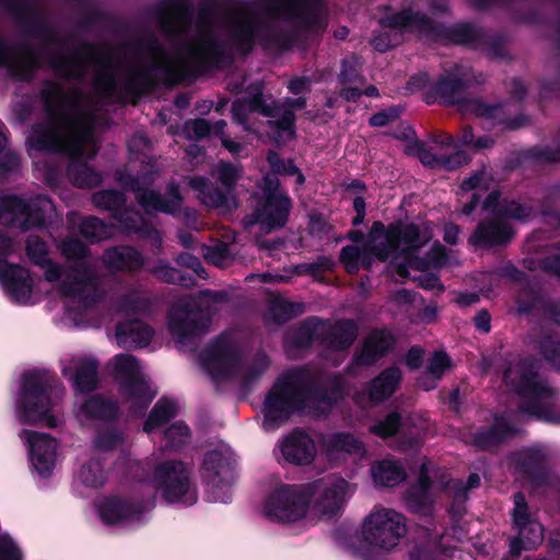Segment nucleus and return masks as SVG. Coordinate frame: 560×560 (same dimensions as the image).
<instances>
[{
	"instance_id": "nucleus-57",
	"label": "nucleus",
	"mask_w": 560,
	"mask_h": 560,
	"mask_svg": "<svg viewBox=\"0 0 560 560\" xmlns=\"http://www.w3.org/2000/svg\"><path fill=\"white\" fill-rule=\"evenodd\" d=\"M62 254L68 259H80L85 255V246L78 238H67L60 245Z\"/></svg>"
},
{
	"instance_id": "nucleus-1",
	"label": "nucleus",
	"mask_w": 560,
	"mask_h": 560,
	"mask_svg": "<svg viewBox=\"0 0 560 560\" xmlns=\"http://www.w3.org/2000/svg\"><path fill=\"white\" fill-rule=\"evenodd\" d=\"M3 9L25 25L28 36L37 38L48 51H54L49 62L56 74L67 82H47L42 91L49 122L32 128L27 137V151L36 170H40V155L59 151L71 158L68 175L81 188H90L101 183V175L88 161L97 152L94 133L95 105L77 86L68 82L70 78L90 81L95 91L109 95L115 89V77L109 58L92 46L78 50L65 49L56 42L55 34L43 21L35 4L28 0H0Z\"/></svg>"
},
{
	"instance_id": "nucleus-17",
	"label": "nucleus",
	"mask_w": 560,
	"mask_h": 560,
	"mask_svg": "<svg viewBox=\"0 0 560 560\" xmlns=\"http://www.w3.org/2000/svg\"><path fill=\"white\" fill-rule=\"evenodd\" d=\"M55 213L52 202L43 196L25 200L15 195L0 196V223L28 230L40 226Z\"/></svg>"
},
{
	"instance_id": "nucleus-7",
	"label": "nucleus",
	"mask_w": 560,
	"mask_h": 560,
	"mask_svg": "<svg viewBox=\"0 0 560 560\" xmlns=\"http://www.w3.org/2000/svg\"><path fill=\"white\" fill-rule=\"evenodd\" d=\"M503 378L521 398V410L550 423H560V400L538 374L533 362L514 358L509 361Z\"/></svg>"
},
{
	"instance_id": "nucleus-16",
	"label": "nucleus",
	"mask_w": 560,
	"mask_h": 560,
	"mask_svg": "<svg viewBox=\"0 0 560 560\" xmlns=\"http://www.w3.org/2000/svg\"><path fill=\"white\" fill-rule=\"evenodd\" d=\"M259 188L254 214L246 218L245 224H258L264 233H270L285 224L291 201L279 188V180L275 176H265Z\"/></svg>"
},
{
	"instance_id": "nucleus-13",
	"label": "nucleus",
	"mask_w": 560,
	"mask_h": 560,
	"mask_svg": "<svg viewBox=\"0 0 560 560\" xmlns=\"http://www.w3.org/2000/svg\"><path fill=\"white\" fill-rule=\"evenodd\" d=\"M107 368L119 385V393L127 408L133 415L144 410L156 392L151 388L140 362L131 354L121 353L112 358Z\"/></svg>"
},
{
	"instance_id": "nucleus-59",
	"label": "nucleus",
	"mask_w": 560,
	"mask_h": 560,
	"mask_svg": "<svg viewBox=\"0 0 560 560\" xmlns=\"http://www.w3.org/2000/svg\"><path fill=\"white\" fill-rule=\"evenodd\" d=\"M145 302L141 299L140 294L136 291L131 292L121 302L120 308L124 312H139L144 308Z\"/></svg>"
},
{
	"instance_id": "nucleus-60",
	"label": "nucleus",
	"mask_w": 560,
	"mask_h": 560,
	"mask_svg": "<svg viewBox=\"0 0 560 560\" xmlns=\"http://www.w3.org/2000/svg\"><path fill=\"white\" fill-rule=\"evenodd\" d=\"M312 83L313 80L310 77H298L289 82L288 89L295 95L305 94L311 91Z\"/></svg>"
},
{
	"instance_id": "nucleus-25",
	"label": "nucleus",
	"mask_w": 560,
	"mask_h": 560,
	"mask_svg": "<svg viewBox=\"0 0 560 560\" xmlns=\"http://www.w3.org/2000/svg\"><path fill=\"white\" fill-rule=\"evenodd\" d=\"M0 281L9 296L20 304H34L42 298L40 280L35 283L28 271L0 260Z\"/></svg>"
},
{
	"instance_id": "nucleus-52",
	"label": "nucleus",
	"mask_w": 560,
	"mask_h": 560,
	"mask_svg": "<svg viewBox=\"0 0 560 560\" xmlns=\"http://www.w3.org/2000/svg\"><path fill=\"white\" fill-rule=\"evenodd\" d=\"M122 444V436L114 430L100 432L94 441V448L105 453L119 447Z\"/></svg>"
},
{
	"instance_id": "nucleus-58",
	"label": "nucleus",
	"mask_w": 560,
	"mask_h": 560,
	"mask_svg": "<svg viewBox=\"0 0 560 560\" xmlns=\"http://www.w3.org/2000/svg\"><path fill=\"white\" fill-rule=\"evenodd\" d=\"M541 351L546 359L558 370H560V340L549 338L542 343Z\"/></svg>"
},
{
	"instance_id": "nucleus-8",
	"label": "nucleus",
	"mask_w": 560,
	"mask_h": 560,
	"mask_svg": "<svg viewBox=\"0 0 560 560\" xmlns=\"http://www.w3.org/2000/svg\"><path fill=\"white\" fill-rule=\"evenodd\" d=\"M97 362L91 357H71L61 361V374L71 381L75 390L73 417L82 427H93L113 418L116 406L101 396L85 397L97 385Z\"/></svg>"
},
{
	"instance_id": "nucleus-56",
	"label": "nucleus",
	"mask_w": 560,
	"mask_h": 560,
	"mask_svg": "<svg viewBox=\"0 0 560 560\" xmlns=\"http://www.w3.org/2000/svg\"><path fill=\"white\" fill-rule=\"evenodd\" d=\"M213 175L225 186L230 187L238 177V171L231 164L219 163L213 171Z\"/></svg>"
},
{
	"instance_id": "nucleus-32",
	"label": "nucleus",
	"mask_w": 560,
	"mask_h": 560,
	"mask_svg": "<svg viewBox=\"0 0 560 560\" xmlns=\"http://www.w3.org/2000/svg\"><path fill=\"white\" fill-rule=\"evenodd\" d=\"M153 331L144 323L133 319L118 324L115 338L122 348H142L150 343Z\"/></svg>"
},
{
	"instance_id": "nucleus-33",
	"label": "nucleus",
	"mask_w": 560,
	"mask_h": 560,
	"mask_svg": "<svg viewBox=\"0 0 560 560\" xmlns=\"http://www.w3.org/2000/svg\"><path fill=\"white\" fill-rule=\"evenodd\" d=\"M107 480L103 465L97 459L83 463L74 476V489L84 497L89 491L102 488Z\"/></svg>"
},
{
	"instance_id": "nucleus-23",
	"label": "nucleus",
	"mask_w": 560,
	"mask_h": 560,
	"mask_svg": "<svg viewBox=\"0 0 560 560\" xmlns=\"http://www.w3.org/2000/svg\"><path fill=\"white\" fill-rule=\"evenodd\" d=\"M19 436L27 446L33 475L40 480L49 479L58 464V441L49 434L32 430H22Z\"/></svg>"
},
{
	"instance_id": "nucleus-41",
	"label": "nucleus",
	"mask_w": 560,
	"mask_h": 560,
	"mask_svg": "<svg viewBox=\"0 0 560 560\" xmlns=\"http://www.w3.org/2000/svg\"><path fill=\"white\" fill-rule=\"evenodd\" d=\"M450 368V358L445 353L435 352V354L431 359L427 372L419 378L418 385L424 390L435 388L439 380L442 377L444 372Z\"/></svg>"
},
{
	"instance_id": "nucleus-14",
	"label": "nucleus",
	"mask_w": 560,
	"mask_h": 560,
	"mask_svg": "<svg viewBox=\"0 0 560 560\" xmlns=\"http://www.w3.org/2000/svg\"><path fill=\"white\" fill-rule=\"evenodd\" d=\"M306 491L305 483H279L266 495L260 514L270 522L285 525L311 524Z\"/></svg>"
},
{
	"instance_id": "nucleus-43",
	"label": "nucleus",
	"mask_w": 560,
	"mask_h": 560,
	"mask_svg": "<svg viewBox=\"0 0 560 560\" xmlns=\"http://www.w3.org/2000/svg\"><path fill=\"white\" fill-rule=\"evenodd\" d=\"M467 81L457 75L445 77L439 81L435 91L445 103H459L463 100L464 88Z\"/></svg>"
},
{
	"instance_id": "nucleus-50",
	"label": "nucleus",
	"mask_w": 560,
	"mask_h": 560,
	"mask_svg": "<svg viewBox=\"0 0 560 560\" xmlns=\"http://www.w3.org/2000/svg\"><path fill=\"white\" fill-rule=\"evenodd\" d=\"M93 202L98 208L116 211L124 205L125 197L115 190H104L93 196Z\"/></svg>"
},
{
	"instance_id": "nucleus-28",
	"label": "nucleus",
	"mask_w": 560,
	"mask_h": 560,
	"mask_svg": "<svg viewBox=\"0 0 560 560\" xmlns=\"http://www.w3.org/2000/svg\"><path fill=\"white\" fill-rule=\"evenodd\" d=\"M401 373L397 368H390L375 377L369 388L354 394V402L361 408L376 406L390 397L397 389Z\"/></svg>"
},
{
	"instance_id": "nucleus-45",
	"label": "nucleus",
	"mask_w": 560,
	"mask_h": 560,
	"mask_svg": "<svg viewBox=\"0 0 560 560\" xmlns=\"http://www.w3.org/2000/svg\"><path fill=\"white\" fill-rule=\"evenodd\" d=\"M505 418H497L494 427L489 431H478L472 436V443L479 447H489L511 432Z\"/></svg>"
},
{
	"instance_id": "nucleus-24",
	"label": "nucleus",
	"mask_w": 560,
	"mask_h": 560,
	"mask_svg": "<svg viewBox=\"0 0 560 560\" xmlns=\"http://www.w3.org/2000/svg\"><path fill=\"white\" fill-rule=\"evenodd\" d=\"M512 517L514 526L518 530V536L510 542V550L513 556H518L522 550L534 549L542 542V526L528 514L527 503L522 493L514 495Z\"/></svg>"
},
{
	"instance_id": "nucleus-34",
	"label": "nucleus",
	"mask_w": 560,
	"mask_h": 560,
	"mask_svg": "<svg viewBox=\"0 0 560 560\" xmlns=\"http://www.w3.org/2000/svg\"><path fill=\"white\" fill-rule=\"evenodd\" d=\"M393 345V336L386 330H374L364 340L355 355V364L369 365L381 359Z\"/></svg>"
},
{
	"instance_id": "nucleus-18",
	"label": "nucleus",
	"mask_w": 560,
	"mask_h": 560,
	"mask_svg": "<svg viewBox=\"0 0 560 560\" xmlns=\"http://www.w3.org/2000/svg\"><path fill=\"white\" fill-rule=\"evenodd\" d=\"M154 506L152 497L136 494H110L95 503L98 518L106 525L136 526L144 521L145 514Z\"/></svg>"
},
{
	"instance_id": "nucleus-46",
	"label": "nucleus",
	"mask_w": 560,
	"mask_h": 560,
	"mask_svg": "<svg viewBox=\"0 0 560 560\" xmlns=\"http://www.w3.org/2000/svg\"><path fill=\"white\" fill-rule=\"evenodd\" d=\"M20 167V159L8 148L7 130L0 124V179Z\"/></svg>"
},
{
	"instance_id": "nucleus-31",
	"label": "nucleus",
	"mask_w": 560,
	"mask_h": 560,
	"mask_svg": "<svg viewBox=\"0 0 560 560\" xmlns=\"http://www.w3.org/2000/svg\"><path fill=\"white\" fill-rule=\"evenodd\" d=\"M320 444L329 460H338L340 453L358 456L360 459L366 455L364 443L351 433L337 432L324 435Z\"/></svg>"
},
{
	"instance_id": "nucleus-27",
	"label": "nucleus",
	"mask_w": 560,
	"mask_h": 560,
	"mask_svg": "<svg viewBox=\"0 0 560 560\" xmlns=\"http://www.w3.org/2000/svg\"><path fill=\"white\" fill-rule=\"evenodd\" d=\"M196 305L191 299L179 301L173 306L168 326L173 337L180 343H186L191 337L202 332L205 325L199 324L200 313L194 310Z\"/></svg>"
},
{
	"instance_id": "nucleus-21",
	"label": "nucleus",
	"mask_w": 560,
	"mask_h": 560,
	"mask_svg": "<svg viewBox=\"0 0 560 560\" xmlns=\"http://www.w3.org/2000/svg\"><path fill=\"white\" fill-rule=\"evenodd\" d=\"M155 486L162 498L171 504L190 506L197 502V489L190 471L180 462H165L155 470Z\"/></svg>"
},
{
	"instance_id": "nucleus-51",
	"label": "nucleus",
	"mask_w": 560,
	"mask_h": 560,
	"mask_svg": "<svg viewBox=\"0 0 560 560\" xmlns=\"http://www.w3.org/2000/svg\"><path fill=\"white\" fill-rule=\"evenodd\" d=\"M0 560H23L21 547L8 533H0Z\"/></svg>"
},
{
	"instance_id": "nucleus-15",
	"label": "nucleus",
	"mask_w": 560,
	"mask_h": 560,
	"mask_svg": "<svg viewBox=\"0 0 560 560\" xmlns=\"http://www.w3.org/2000/svg\"><path fill=\"white\" fill-rule=\"evenodd\" d=\"M310 504V522L339 515L354 493V487L339 476H326L305 483Z\"/></svg>"
},
{
	"instance_id": "nucleus-10",
	"label": "nucleus",
	"mask_w": 560,
	"mask_h": 560,
	"mask_svg": "<svg viewBox=\"0 0 560 560\" xmlns=\"http://www.w3.org/2000/svg\"><path fill=\"white\" fill-rule=\"evenodd\" d=\"M200 364L214 383L236 382L246 387L267 370L269 362L265 355L252 363L243 361L232 337L223 335L201 353Z\"/></svg>"
},
{
	"instance_id": "nucleus-61",
	"label": "nucleus",
	"mask_w": 560,
	"mask_h": 560,
	"mask_svg": "<svg viewBox=\"0 0 560 560\" xmlns=\"http://www.w3.org/2000/svg\"><path fill=\"white\" fill-rule=\"evenodd\" d=\"M177 262L190 268L199 277L205 278V269L197 257L185 253L177 257Z\"/></svg>"
},
{
	"instance_id": "nucleus-26",
	"label": "nucleus",
	"mask_w": 560,
	"mask_h": 560,
	"mask_svg": "<svg viewBox=\"0 0 560 560\" xmlns=\"http://www.w3.org/2000/svg\"><path fill=\"white\" fill-rule=\"evenodd\" d=\"M39 66V56L26 46L10 45L0 34V70L15 79L28 80Z\"/></svg>"
},
{
	"instance_id": "nucleus-39",
	"label": "nucleus",
	"mask_w": 560,
	"mask_h": 560,
	"mask_svg": "<svg viewBox=\"0 0 560 560\" xmlns=\"http://www.w3.org/2000/svg\"><path fill=\"white\" fill-rule=\"evenodd\" d=\"M490 189V176L487 172L480 171L465 179L460 186L462 197L465 194L472 191L471 201L464 206V213L470 214L476 208V203L481 198L482 194Z\"/></svg>"
},
{
	"instance_id": "nucleus-47",
	"label": "nucleus",
	"mask_w": 560,
	"mask_h": 560,
	"mask_svg": "<svg viewBox=\"0 0 560 560\" xmlns=\"http://www.w3.org/2000/svg\"><path fill=\"white\" fill-rule=\"evenodd\" d=\"M80 233L91 241H101L112 236V228L96 218H86L80 222Z\"/></svg>"
},
{
	"instance_id": "nucleus-22",
	"label": "nucleus",
	"mask_w": 560,
	"mask_h": 560,
	"mask_svg": "<svg viewBox=\"0 0 560 560\" xmlns=\"http://www.w3.org/2000/svg\"><path fill=\"white\" fill-rule=\"evenodd\" d=\"M382 34L372 38V45L378 51H386L401 42L405 33H423L430 30L431 23L424 16L410 10L400 12L386 11L380 18Z\"/></svg>"
},
{
	"instance_id": "nucleus-42",
	"label": "nucleus",
	"mask_w": 560,
	"mask_h": 560,
	"mask_svg": "<svg viewBox=\"0 0 560 560\" xmlns=\"http://www.w3.org/2000/svg\"><path fill=\"white\" fill-rule=\"evenodd\" d=\"M339 79L342 85L341 95L347 101H353L361 95L359 85L362 84V80L358 73L355 61L343 62Z\"/></svg>"
},
{
	"instance_id": "nucleus-62",
	"label": "nucleus",
	"mask_w": 560,
	"mask_h": 560,
	"mask_svg": "<svg viewBox=\"0 0 560 560\" xmlns=\"http://www.w3.org/2000/svg\"><path fill=\"white\" fill-rule=\"evenodd\" d=\"M154 273L166 282L183 283L184 280L180 273L175 268L168 266H161L154 270Z\"/></svg>"
},
{
	"instance_id": "nucleus-49",
	"label": "nucleus",
	"mask_w": 560,
	"mask_h": 560,
	"mask_svg": "<svg viewBox=\"0 0 560 560\" xmlns=\"http://www.w3.org/2000/svg\"><path fill=\"white\" fill-rule=\"evenodd\" d=\"M268 162L275 174L296 175V183L300 185L304 183L303 174L299 172L291 161H282L278 153L270 152L268 154Z\"/></svg>"
},
{
	"instance_id": "nucleus-40",
	"label": "nucleus",
	"mask_w": 560,
	"mask_h": 560,
	"mask_svg": "<svg viewBox=\"0 0 560 560\" xmlns=\"http://www.w3.org/2000/svg\"><path fill=\"white\" fill-rule=\"evenodd\" d=\"M177 410L178 407L174 400L167 398L160 399L143 425L144 432L151 434L154 430L164 425L171 418L175 417Z\"/></svg>"
},
{
	"instance_id": "nucleus-53",
	"label": "nucleus",
	"mask_w": 560,
	"mask_h": 560,
	"mask_svg": "<svg viewBox=\"0 0 560 560\" xmlns=\"http://www.w3.org/2000/svg\"><path fill=\"white\" fill-rule=\"evenodd\" d=\"M164 438L168 447H178L188 441L189 429L184 423L176 422L167 428Z\"/></svg>"
},
{
	"instance_id": "nucleus-20",
	"label": "nucleus",
	"mask_w": 560,
	"mask_h": 560,
	"mask_svg": "<svg viewBox=\"0 0 560 560\" xmlns=\"http://www.w3.org/2000/svg\"><path fill=\"white\" fill-rule=\"evenodd\" d=\"M358 335V327L351 320L339 322L331 326L317 318L306 320L296 331L294 346L304 348L314 340L320 342L331 351H343L348 349Z\"/></svg>"
},
{
	"instance_id": "nucleus-29",
	"label": "nucleus",
	"mask_w": 560,
	"mask_h": 560,
	"mask_svg": "<svg viewBox=\"0 0 560 560\" xmlns=\"http://www.w3.org/2000/svg\"><path fill=\"white\" fill-rule=\"evenodd\" d=\"M130 188L136 191V197L145 212H165L174 214L180 209L182 198L178 188L174 185L170 186L167 197L162 198L156 191L141 187L139 180L130 183Z\"/></svg>"
},
{
	"instance_id": "nucleus-54",
	"label": "nucleus",
	"mask_w": 560,
	"mask_h": 560,
	"mask_svg": "<svg viewBox=\"0 0 560 560\" xmlns=\"http://www.w3.org/2000/svg\"><path fill=\"white\" fill-rule=\"evenodd\" d=\"M203 256L207 261L218 267H225L230 261L229 247L226 244L222 243H219L212 247H205Z\"/></svg>"
},
{
	"instance_id": "nucleus-38",
	"label": "nucleus",
	"mask_w": 560,
	"mask_h": 560,
	"mask_svg": "<svg viewBox=\"0 0 560 560\" xmlns=\"http://www.w3.org/2000/svg\"><path fill=\"white\" fill-rule=\"evenodd\" d=\"M104 262L110 269L131 270L142 266L141 255L131 247H116L104 254Z\"/></svg>"
},
{
	"instance_id": "nucleus-3",
	"label": "nucleus",
	"mask_w": 560,
	"mask_h": 560,
	"mask_svg": "<svg viewBox=\"0 0 560 560\" xmlns=\"http://www.w3.org/2000/svg\"><path fill=\"white\" fill-rule=\"evenodd\" d=\"M432 236L430 223H395L386 229L381 222H375L364 248L360 249L355 245L346 246L341 250L340 259L347 271L352 273L359 270L361 265H369V256L372 255L380 260L396 262L401 277L407 276L408 267L422 270L458 264V260L451 253H446L439 243H434L424 257L420 256Z\"/></svg>"
},
{
	"instance_id": "nucleus-55",
	"label": "nucleus",
	"mask_w": 560,
	"mask_h": 560,
	"mask_svg": "<svg viewBox=\"0 0 560 560\" xmlns=\"http://www.w3.org/2000/svg\"><path fill=\"white\" fill-rule=\"evenodd\" d=\"M480 485V477L478 474H471L466 483L460 480H452L447 482L446 489L454 493L456 498H462L470 489L477 488Z\"/></svg>"
},
{
	"instance_id": "nucleus-2",
	"label": "nucleus",
	"mask_w": 560,
	"mask_h": 560,
	"mask_svg": "<svg viewBox=\"0 0 560 560\" xmlns=\"http://www.w3.org/2000/svg\"><path fill=\"white\" fill-rule=\"evenodd\" d=\"M160 24L168 36L170 50L156 43L148 46L145 67L160 72L165 81L176 82L217 66L228 49L245 54L254 44L266 49L288 48L290 28L318 32L327 20L320 0H272L223 18L202 15L192 26L189 0H166Z\"/></svg>"
},
{
	"instance_id": "nucleus-36",
	"label": "nucleus",
	"mask_w": 560,
	"mask_h": 560,
	"mask_svg": "<svg viewBox=\"0 0 560 560\" xmlns=\"http://www.w3.org/2000/svg\"><path fill=\"white\" fill-rule=\"evenodd\" d=\"M371 476L373 481L383 487H394L401 482L405 477L402 466L392 457L376 460L371 466Z\"/></svg>"
},
{
	"instance_id": "nucleus-4",
	"label": "nucleus",
	"mask_w": 560,
	"mask_h": 560,
	"mask_svg": "<svg viewBox=\"0 0 560 560\" xmlns=\"http://www.w3.org/2000/svg\"><path fill=\"white\" fill-rule=\"evenodd\" d=\"M332 399L318 392L307 374L292 371L283 374L265 400L264 427L267 430L278 428L293 410L320 416L330 410Z\"/></svg>"
},
{
	"instance_id": "nucleus-11",
	"label": "nucleus",
	"mask_w": 560,
	"mask_h": 560,
	"mask_svg": "<svg viewBox=\"0 0 560 560\" xmlns=\"http://www.w3.org/2000/svg\"><path fill=\"white\" fill-rule=\"evenodd\" d=\"M407 534L406 518L393 509L377 506L364 518L360 535L352 537L348 548L364 560L378 551H389Z\"/></svg>"
},
{
	"instance_id": "nucleus-44",
	"label": "nucleus",
	"mask_w": 560,
	"mask_h": 560,
	"mask_svg": "<svg viewBox=\"0 0 560 560\" xmlns=\"http://www.w3.org/2000/svg\"><path fill=\"white\" fill-rule=\"evenodd\" d=\"M189 185L198 192V198L203 205L209 208H218L225 203V195L210 186V184L202 177H194L190 179Z\"/></svg>"
},
{
	"instance_id": "nucleus-64",
	"label": "nucleus",
	"mask_w": 560,
	"mask_h": 560,
	"mask_svg": "<svg viewBox=\"0 0 560 560\" xmlns=\"http://www.w3.org/2000/svg\"><path fill=\"white\" fill-rule=\"evenodd\" d=\"M499 276L495 272H483L479 279V290L485 294H489L492 288L498 283Z\"/></svg>"
},
{
	"instance_id": "nucleus-5",
	"label": "nucleus",
	"mask_w": 560,
	"mask_h": 560,
	"mask_svg": "<svg viewBox=\"0 0 560 560\" xmlns=\"http://www.w3.org/2000/svg\"><path fill=\"white\" fill-rule=\"evenodd\" d=\"M65 386L47 371H28L22 376L19 396L15 400V416L21 423L57 428L65 417L61 401Z\"/></svg>"
},
{
	"instance_id": "nucleus-19",
	"label": "nucleus",
	"mask_w": 560,
	"mask_h": 560,
	"mask_svg": "<svg viewBox=\"0 0 560 560\" xmlns=\"http://www.w3.org/2000/svg\"><path fill=\"white\" fill-rule=\"evenodd\" d=\"M235 456L229 445L218 444L209 450L202 463V477L210 500L226 502L231 498V486L235 480Z\"/></svg>"
},
{
	"instance_id": "nucleus-35",
	"label": "nucleus",
	"mask_w": 560,
	"mask_h": 560,
	"mask_svg": "<svg viewBox=\"0 0 560 560\" xmlns=\"http://www.w3.org/2000/svg\"><path fill=\"white\" fill-rule=\"evenodd\" d=\"M405 150L409 154H417L423 165L431 167L440 166L445 170H455L468 161V156L463 151H457L450 158H438L422 142L417 140L409 141Z\"/></svg>"
},
{
	"instance_id": "nucleus-63",
	"label": "nucleus",
	"mask_w": 560,
	"mask_h": 560,
	"mask_svg": "<svg viewBox=\"0 0 560 560\" xmlns=\"http://www.w3.org/2000/svg\"><path fill=\"white\" fill-rule=\"evenodd\" d=\"M398 116V112L394 108L377 113L370 118V124L375 127L387 125L390 120Z\"/></svg>"
},
{
	"instance_id": "nucleus-6",
	"label": "nucleus",
	"mask_w": 560,
	"mask_h": 560,
	"mask_svg": "<svg viewBox=\"0 0 560 560\" xmlns=\"http://www.w3.org/2000/svg\"><path fill=\"white\" fill-rule=\"evenodd\" d=\"M26 252L34 264L44 267L46 281L58 282V292L69 304L84 308L98 298L95 272L86 261L61 269L48 260L46 243L33 235L27 240Z\"/></svg>"
},
{
	"instance_id": "nucleus-48",
	"label": "nucleus",
	"mask_w": 560,
	"mask_h": 560,
	"mask_svg": "<svg viewBox=\"0 0 560 560\" xmlns=\"http://www.w3.org/2000/svg\"><path fill=\"white\" fill-rule=\"evenodd\" d=\"M400 425V416L397 412H390L384 419L375 421L373 424H371L369 430L371 433L386 439L395 434Z\"/></svg>"
},
{
	"instance_id": "nucleus-37",
	"label": "nucleus",
	"mask_w": 560,
	"mask_h": 560,
	"mask_svg": "<svg viewBox=\"0 0 560 560\" xmlns=\"http://www.w3.org/2000/svg\"><path fill=\"white\" fill-rule=\"evenodd\" d=\"M226 126V122L224 120H218L213 124H210L209 121L205 119H196L192 121H189L186 125L187 131L191 135H194L197 138H203L206 136L214 135L220 137L222 145L230 151L231 153H238L241 151V145L228 139L223 135V130Z\"/></svg>"
},
{
	"instance_id": "nucleus-12",
	"label": "nucleus",
	"mask_w": 560,
	"mask_h": 560,
	"mask_svg": "<svg viewBox=\"0 0 560 560\" xmlns=\"http://www.w3.org/2000/svg\"><path fill=\"white\" fill-rule=\"evenodd\" d=\"M482 211L486 221L480 223L471 236V242L476 245H495L509 241L513 235V230L509 220L529 221L535 212L530 206L518 203L516 201H506L500 199V194L491 191L483 201Z\"/></svg>"
},
{
	"instance_id": "nucleus-30",
	"label": "nucleus",
	"mask_w": 560,
	"mask_h": 560,
	"mask_svg": "<svg viewBox=\"0 0 560 560\" xmlns=\"http://www.w3.org/2000/svg\"><path fill=\"white\" fill-rule=\"evenodd\" d=\"M277 447L285 462L295 465H308L317 454L313 439L301 431L284 436Z\"/></svg>"
},
{
	"instance_id": "nucleus-9",
	"label": "nucleus",
	"mask_w": 560,
	"mask_h": 560,
	"mask_svg": "<svg viewBox=\"0 0 560 560\" xmlns=\"http://www.w3.org/2000/svg\"><path fill=\"white\" fill-rule=\"evenodd\" d=\"M305 105L306 101L303 97L277 103L271 97L262 96L261 88L257 85L250 100H238L233 104L232 114L234 120L243 125L245 130L254 132H258L259 128L252 120L257 115L269 117L268 126L271 131L267 133L276 142H284L294 136V110L302 109Z\"/></svg>"
}]
</instances>
